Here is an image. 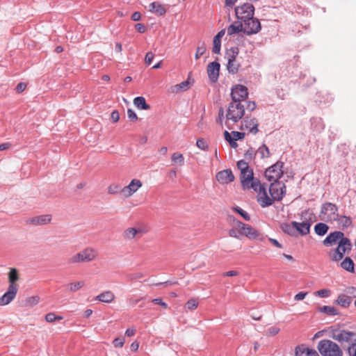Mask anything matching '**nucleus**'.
<instances>
[{
	"label": "nucleus",
	"instance_id": "f257e3e1",
	"mask_svg": "<svg viewBox=\"0 0 356 356\" xmlns=\"http://www.w3.org/2000/svg\"><path fill=\"white\" fill-rule=\"evenodd\" d=\"M241 181L243 188H252L257 193V202L263 208L273 204V200L267 193V185L261 184L258 179L254 178L252 169L241 171Z\"/></svg>",
	"mask_w": 356,
	"mask_h": 356
},
{
	"label": "nucleus",
	"instance_id": "f03ea898",
	"mask_svg": "<svg viewBox=\"0 0 356 356\" xmlns=\"http://www.w3.org/2000/svg\"><path fill=\"white\" fill-rule=\"evenodd\" d=\"M317 349L323 356H343V351L339 346L329 339L320 341Z\"/></svg>",
	"mask_w": 356,
	"mask_h": 356
},
{
	"label": "nucleus",
	"instance_id": "7ed1b4c3",
	"mask_svg": "<svg viewBox=\"0 0 356 356\" xmlns=\"http://www.w3.org/2000/svg\"><path fill=\"white\" fill-rule=\"evenodd\" d=\"M245 114L244 106L241 103L230 102L226 113L225 124L229 127V122H238Z\"/></svg>",
	"mask_w": 356,
	"mask_h": 356
},
{
	"label": "nucleus",
	"instance_id": "20e7f679",
	"mask_svg": "<svg viewBox=\"0 0 356 356\" xmlns=\"http://www.w3.org/2000/svg\"><path fill=\"white\" fill-rule=\"evenodd\" d=\"M338 207L332 202H325L321 205L319 218L321 220L331 222L338 218Z\"/></svg>",
	"mask_w": 356,
	"mask_h": 356
},
{
	"label": "nucleus",
	"instance_id": "39448f33",
	"mask_svg": "<svg viewBox=\"0 0 356 356\" xmlns=\"http://www.w3.org/2000/svg\"><path fill=\"white\" fill-rule=\"evenodd\" d=\"M352 243L347 238H342L339 241L337 248L332 250L329 255L333 261H339L343 257L346 253L350 251Z\"/></svg>",
	"mask_w": 356,
	"mask_h": 356
},
{
	"label": "nucleus",
	"instance_id": "423d86ee",
	"mask_svg": "<svg viewBox=\"0 0 356 356\" xmlns=\"http://www.w3.org/2000/svg\"><path fill=\"white\" fill-rule=\"evenodd\" d=\"M234 10L236 18L242 21L250 19L254 14V7L250 3H244L235 7Z\"/></svg>",
	"mask_w": 356,
	"mask_h": 356
},
{
	"label": "nucleus",
	"instance_id": "0eeeda50",
	"mask_svg": "<svg viewBox=\"0 0 356 356\" xmlns=\"http://www.w3.org/2000/svg\"><path fill=\"white\" fill-rule=\"evenodd\" d=\"M269 193L271 196L269 198L273 200V203L275 200H281L286 193V186L279 181H273L269 186Z\"/></svg>",
	"mask_w": 356,
	"mask_h": 356
},
{
	"label": "nucleus",
	"instance_id": "6e6552de",
	"mask_svg": "<svg viewBox=\"0 0 356 356\" xmlns=\"http://www.w3.org/2000/svg\"><path fill=\"white\" fill-rule=\"evenodd\" d=\"M284 163L281 161H277L273 165L268 168L265 171V177L269 181H276L283 175Z\"/></svg>",
	"mask_w": 356,
	"mask_h": 356
},
{
	"label": "nucleus",
	"instance_id": "1a4fd4ad",
	"mask_svg": "<svg viewBox=\"0 0 356 356\" xmlns=\"http://www.w3.org/2000/svg\"><path fill=\"white\" fill-rule=\"evenodd\" d=\"M332 338L339 342H353L356 339V333L346 330L336 329L332 332Z\"/></svg>",
	"mask_w": 356,
	"mask_h": 356
},
{
	"label": "nucleus",
	"instance_id": "9d476101",
	"mask_svg": "<svg viewBox=\"0 0 356 356\" xmlns=\"http://www.w3.org/2000/svg\"><path fill=\"white\" fill-rule=\"evenodd\" d=\"M243 33L248 35L256 34L259 33L261 29L260 22L254 16L247 21H243Z\"/></svg>",
	"mask_w": 356,
	"mask_h": 356
},
{
	"label": "nucleus",
	"instance_id": "9b49d317",
	"mask_svg": "<svg viewBox=\"0 0 356 356\" xmlns=\"http://www.w3.org/2000/svg\"><path fill=\"white\" fill-rule=\"evenodd\" d=\"M248 96V88L242 85L238 84L232 88L231 97L234 103H241Z\"/></svg>",
	"mask_w": 356,
	"mask_h": 356
},
{
	"label": "nucleus",
	"instance_id": "f8f14e48",
	"mask_svg": "<svg viewBox=\"0 0 356 356\" xmlns=\"http://www.w3.org/2000/svg\"><path fill=\"white\" fill-rule=\"evenodd\" d=\"M258 122L254 118L245 117L241 121V129L255 135L258 131Z\"/></svg>",
	"mask_w": 356,
	"mask_h": 356
},
{
	"label": "nucleus",
	"instance_id": "ddd939ff",
	"mask_svg": "<svg viewBox=\"0 0 356 356\" xmlns=\"http://www.w3.org/2000/svg\"><path fill=\"white\" fill-rule=\"evenodd\" d=\"M143 184L140 180L134 179L129 185L123 187L120 190V193L125 197H129L134 195L141 186Z\"/></svg>",
	"mask_w": 356,
	"mask_h": 356
},
{
	"label": "nucleus",
	"instance_id": "4468645a",
	"mask_svg": "<svg viewBox=\"0 0 356 356\" xmlns=\"http://www.w3.org/2000/svg\"><path fill=\"white\" fill-rule=\"evenodd\" d=\"M232 54H228L227 70L232 74H235L238 70L239 65L236 62L235 58L238 54V48L230 49Z\"/></svg>",
	"mask_w": 356,
	"mask_h": 356
},
{
	"label": "nucleus",
	"instance_id": "2eb2a0df",
	"mask_svg": "<svg viewBox=\"0 0 356 356\" xmlns=\"http://www.w3.org/2000/svg\"><path fill=\"white\" fill-rule=\"evenodd\" d=\"M220 64L213 61L210 63L207 66V74L211 81L215 83L218 81L220 72Z\"/></svg>",
	"mask_w": 356,
	"mask_h": 356
},
{
	"label": "nucleus",
	"instance_id": "dca6fc26",
	"mask_svg": "<svg viewBox=\"0 0 356 356\" xmlns=\"http://www.w3.org/2000/svg\"><path fill=\"white\" fill-rule=\"evenodd\" d=\"M17 288L8 286L7 291L0 298V306H5L10 303L15 298Z\"/></svg>",
	"mask_w": 356,
	"mask_h": 356
},
{
	"label": "nucleus",
	"instance_id": "f3484780",
	"mask_svg": "<svg viewBox=\"0 0 356 356\" xmlns=\"http://www.w3.org/2000/svg\"><path fill=\"white\" fill-rule=\"evenodd\" d=\"M216 179L220 184H228L234 181V176L230 169L224 170L216 174Z\"/></svg>",
	"mask_w": 356,
	"mask_h": 356
},
{
	"label": "nucleus",
	"instance_id": "a211bd4d",
	"mask_svg": "<svg viewBox=\"0 0 356 356\" xmlns=\"http://www.w3.org/2000/svg\"><path fill=\"white\" fill-rule=\"evenodd\" d=\"M346 238L343 232L335 231L329 234L323 241V245L328 246L335 244L337 241Z\"/></svg>",
	"mask_w": 356,
	"mask_h": 356
},
{
	"label": "nucleus",
	"instance_id": "6ab92c4d",
	"mask_svg": "<svg viewBox=\"0 0 356 356\" xmlns=\"http://www.w3.org/2000/svg\"><path fill=\"white\" fill-rule=\"evenodd\" d=\"M243 230L240 234L241 235H244L250 239L262 240V236L257 229L247 224H245Z\"/></svg>",
	"mask_w": 356,
	"mask_h": 356
},
{
	"label": "nucleus",
	"instance_id": "aec40b11",
	"mask_svg": "<svg viewBox=\"0 0 356 356\" xmlns=\"http://www.w3.org/2000/svg\"><path fill=\"white\" fill-rule=\"evenodd\" d=\"M296 356H319L318 353L304 345L298 346L296 348Z\"/></svg>",
	"mask_w": 356,
	"mask_h": 356
},
{
	"label": "nucleus",
	"instance_id": "412c9836",
	"mask_svg": "<svg viewBox=\"0 0 356 356\" xmlns=\"http://www.w3.org/2000/svg\"><path fill=\"white\" fill-rule=\"evenodd\" d=\"M143 233V230L140 228L129 227L124 230L123 236L124 238L130 240L135 237H140Z\"/></svg>",
	"mask_w": 356,
	"mask_h": 356
},
{
	"label": "nucleus",
	"instance_id": "4be33fe9",
	"mask_svg": "<svg viewBox=\"0 0 356 356\" xmlns=\"http://www.w3.org/2000/svg\"><path fill=\"white\" fill-rule=\"evenodd\" d=\"M83 262H89L94 260L97 254L95 249L87 248L80 252Z\"/></svg>",
	"mask_w": 356,
	"mask_h": 356
},
{
	"label": "nucleus",
	"instance_id": "5701e85b",
	"mask_svg": "<svg viewBox=\"0 0 356 356\" xmlns=\"http://www.w3.org/2000/svg\"><path fill=\"white\" fill-rule=\"evenodd\" d=\"M225 33V30H221L219 31L216 35L213 38V46L212 48V52L215 54H219L220 52L221 48V38L224 36Z\"/></svg>",
	"mask_w": 356,
	"mask_h": 356
},
{
	"label": "nucleus",
	"instance_id": "b1692460",
	"mask_svg": "<svg viewBox=\"0 0 356 356\" xmlns=\"http://www.w3.org/2000/svg\"><path fill=\"white\" fill-rule=\"evenodd\" d=\"M293 225L296 227V230L298 231L301 235H307L309 233L311 223L309 222H298L293 221Z\"/></svg>",
	"mask_w": 356,
	"mask_h": 356
},
{
	"label": "nucleus",
	"instance_id": "393cba45",
	"mask_svg": "<svg viewBox=\"0 0 356 356\" xmlns=\"http://www.w3.org/2000/svg\"><path fill=\"white\" fill-rule=\"evenodd\" d=\"M95 299L102 302L111 303L114 300L115 295L111 291H106L97 296Z\"/></svg>",
	"mask_w": 356,
	"mask_h": 356
},
{
	"label": "nucleus",
	"instance_id": "a878e982",
	"mask_svg": "<svg viewBox=\"0 0 356 356\" xmlns=\"http://www.w3.org/2000/svg\"><path fill=\"white\" fill-rule=\"evenodd\" d=\"M8 286H13L18 289V284L16 282L19 280V276L18 270L16 268H10L8 273Z\"/></svg>",
	"mask_w": 356,
	"mask_h": 356
},
{
	"label": "nucleus",
	"instance_id": "bb28decb",
	"mask_svg": "<svg viewBox=\"0 0 356 356\" xmlns=\"http://www.w3.org/2000/svg\"><path fill=\"white\" fill-rule=\"evenodd\" d=\"M149 11L158 16H162L166 13L165 8L159 2H152L149 5Z\"/></svg>",
	"mask_w": 356,
	"mask_h": 356
},
{
	"label": "nucleus",
	"instance_id": "cd10ccee",
	"mask_svg": "<svg viewBox=\"0 0 356 356\" xmlns=\"http://www.w3.org/2000/svg\"><path fill=\"white\" fill-rule=\"evenodd\" d=\"M51 220V216L49 214H46L34 217L31 220V222L35 225H42L50 222Z\"/></svg>",
	"mask_w": 356,
	"mask_h": 356
},
{
	"label": "nucleus",
	"instance_id": "c85d7f7f",
	"mask_svg": "<svg viewBox=\"0 0 356 356\" xmlns=\"http://www.w3.org/2000/svg\"><path fill=\"white\" fill-rule=\"evenodd\" d=\"M134 105L140 110H148L150 108L149 104L146 103L145 99L143 97H137L134 99Z\"/></svg>",
	"mask_w": 356,
	"mask_h": 356
},
{
	"label": "nucleus",
	"instance_id": "c756f323",
	"mask_svg": "<svg viewBox=\"0 0 356 356\" xmlns=\"http://www.w3.org/2000/svg\"><path fill=\"white\" fill-rule=\"evenodd\" d=\"M340 266L348 272H353L355 264L352 259L346 257L341 263Z\"/></svg>",
	"mask_w": 356,
	"mask_h": 356
},
{
	"label": "nucleus",
	"instance_id": "7c9ffc66",
	"mask_svg": "<svg viewBox=\"0 0 356 356\" xmlns=\"http://www.w3.org/2000/svg\"><path fill=\"white\" fill-rule=\"evenodd\" d=\"M227 31L229 35H232L241 31L243 32V24H232L227 27Z\"/></svg>",
	"mask_w": 356,
	"mask_h": 356
},
{
	"label": "nucleus",
	"instance_id": "2f4dec72",
	"mask_svg": "<svg viewBox=\"0 0 356 356\" xmlns=\"http://www.w3.org/2000/svg\"><path fill=\"white\" fill-rule=\"evenodd\" d=\"M85 285L83 281H77L74 282L69 283L67 285V291L71 293H75L76 291L81 289Z\"/></svg>",
	"mask_w": 356,
	"mask_h": 356
},
{
	"label": "nucleus",
	"instance_id": "473e14b6",
	"mask_svg": "<svg viewBox=\"0 0 356 356\" xmlns=\"http://www.w3.org/2000/svg\"><path fill=\"white\" fill-rule=\"evenodd\" d=\"M328 229L329 227L323 222H318L314 226V232L318 236H324Z\"/></svg>",
	"mask_w": 356,
	"mask_h": 356
},
{
	"label": "nucleus",
	"instance_id": "72a5a7b5",
	"mask_svg": "<svg viewBox=\"0 0 356 356\" xmlns=\"http://www.w3.org/2000/svg\"><path fill=\"white\" fill-rule=\"evenodd\" d=\"M339 226L342 227V228H347L350 227L352 224V220L350 217L346 216H341L338 215V218L337 220Z\"/></svg>",
	"mask_w": 356,
	"mask_h": 356
},
{
	"label": "nucleus",
	"instance_id": "f704fd0d",
	"mask_svg": "<svg viewBox=\"0 0 356 356\" xmlns=\"http://www.w3.org/2000/svg\"><path fill=\"white\" fill-rule=\"evenodd\" d=\"M171 161L173 164L182 166L184 165V155L179 152H175L171 156Z\"/></svg>",
	"mask_w": 356,
	"mask_h": 356
},
{
	"label": "nucleus",
	"instance_id": "c9c22d12",
	"mask_svg": "<svg viewBox=\"0 0 356 356\" xmlns=\"http://www.w3.org/2000/svg\"><path fill=\"white\" fill-rule=\"evenodd\" d=\"M257 154H259L261 159L268 158L270 156V150L265 144H263L258 148Z\"/></svg>",
	"mask_w": 356,
	"mask_h": 356
},
{
	"label": "nucleus",
	"instance_id": "e433bc0d",
	"mask_svg": "<svg viewBox=\"0 0 356 356\" xmlns=\"http://www.w3.org/2000/svg\"><path fill=\"white\" fill-rule=\"evenodd\" d=\"M336 302L343 307H348L351 302V300L350 298L342 294L339 296Z\"/></svg>",
	"mask_w": 356,
	"mask_h": 356
},
{
	"label": "nucleus",
	"instance_id": "4c0bfd02",
	"mask_svg": "<svg viewBox=\"0 0 356 356\" xmlns=\"http://www.w3.org/2000/svg\"><path fill=\"white\" fill-rule=\"evenodd\" d=\"M190 83L188 80L184 81L179 84L174 86V92H179L181 91H186L189 88Z\"/></svg>",
	"mask_w": 356,
	"mask_h": 356
},
{
	"label": "nucleus",
	"instance_id": "58836bf2",
	"mask_svg": "<svg viewBox=\"0 0 356 356\" xmlns=\"http://www.w3.org/2000/svg\"><path fill=\"white\" fill-rule=\"evenodd\" d=\"M320 311L330 316H335L338 314L337 309L332 306H323L320 308Z\"/></svg>",
	"mask_w": 356,
	"mask_h": 356
},
{
	"label": "nucleus",
	"instance_id": "ea45409f",
	"mask_svg": "<svg viewBox=\"0 0 356 356\" xmlns=\"http://www.w3.org/2000/svg\"><path fill=\"white\" fill-rule=\"evenodd\" d=\"M206 51V44L204 42H199L195 58L196 60L199 59Z\"/></svg>",
	"mask_w": 356,
	"mask_h": 356
},
{
	"label": "nucleus",
	"instance_id": "a19ab883",
	"mask_svg": "<svg viewBox=\"0 0 356 356\" xmlns=\"http://www.w3.org/2000/svg\"><path fill=\"white\" fill-rule=\"evenodd\" d=\"M282 230L289 234V235H293L295 231H296V227L295 226L293 225V222H291V224H283L282 225Z\"/></svg>",
	"mask_w": 356,
	"mask_h": 356
},
{
	"label": "nucleus",
	"instance_id": "79ce46f5",
	"mask_svg": "<svg viewBox=\"0 0 356 356\" xmlns=\"http://www.w3.org/2000/svg\"><path fill=\"white\" fill-rule=\"evenodd\" d=\"M69 264H78V263H84L82 260L81 254L79 252L75 254L74 256L71 257L68 260Z\"/></svg>",
	"mask_w": 356,
	"mask_h": 356
},
{
	"label": "nucleus",
	"instance_id": "37998d69",
	"mask_svg": "<svg viewBox=\"0 0 356 356\" xmlns=\"http://www.w3.org/2000/svg\"><path fill=\"white\" fill-rule=\"evenodd\" d=\"M63 318L60 316H56L54 313H49L45 316V320L47 322L52 323L56 320H62Z\"/></svg>",
	"mask_w": 356,
	"mask_h": 356
},
{
	"label": "nucleus",
	"instance_id": "c03bdc74",
	"mask_svg": "<svg viewBox=\"0 0 356 356\" xmlns=\"http://www.w3.org/2000/svg\"><path fill=\"white\" fill-rule=\"evenodd\" d=\"M233 210L237 212L239 215H241L244 218V220L247 221L250 220V215L246 211L243 210L241 208L238 207H235L233 208Z\"/></svg>",
	"mask_w": 356,
	"mask_h": 356
},
{
	"label": "nucleus",
	"instance_id": "a18cd8bd",
	"mask_svg": "<svg viewBox=\"0 0 356 356\" xmlns=\"http://www.w3.org/2000/svg\"><path fill=\"white\" fill-rule=\"evenodd\" d=\"M244 226L245 223H243L241 221H238L234 218L233 219L232 227L236 228V231L238 232L239 234H241V231L243 230V227H245Z\"/></svg>",
	"mask_w": 356,
	"mask_h": 356
},
{
	"label": "nucleus",
	"instance_id": "49530a36",
	"mask_svg": "<svg viewBox=\"0 0 356 356\" xmlns=\"http://www.w3.org/2000/svg\"><path fill=\"white\" fill-rule=\"evenodd\" d=\"M347 351L349 356H356V339L355 341L350 343L348 347Z\"/></svg>",
	"mask_w": 356,
	"mask_h": 356
},
{
	"label": "nucleus",
	"instance_id": "de8ad7c7",
	"mask_svg": "<svg viewBox=\"0 0 356 356\" xmlns=\"http://www.w3.org/2000/svg\"><path fill=\"white\" fill-rule=\"evenodd\" d=\"M197 305H198V302L194 298L190 299L186 303V307L188 310H193V309H196Z\"/></svg>",
	"mask_w": 356,
	"mask_h": 356
},
{
	"label": "nucleus",
	"instance_id": "09e8293b",
	"mask_svg": "<svg viewBox=\"0 0 356 356\" xmlns=\"http://www.w3.org/2000/svg\"><path fill=\"white\" fill-rule=\"evenodd\" d=\"M40 298L37 296L29 297L26 300V304L29 306L36 305L38 304Z\"/></svg>",
	"mask_w": 356,
	"mask_h": 356
},
{
	"label": "nucleus",
	"instance_id": "8fccbe9b",
	"mask_svg": "<svg viewBox=\"0 0 356 356\" xmlns=\"http://www.w3.org/2000/svg\"><path fill=\"white\" fill-rule=\"evenodd\" d=\"M122 188H120V186L118 184H111L108 186V193L109 194H115L118 192L120 193V190Z\"/></svg>",
	"mask_w": 356,
	"mask_h": 356
},
{
	"label": "nucleus",
	"instance_id": "3c124183",
	"mask_svg": "<svg viewBox=\"0 0 356 356\" xmlns=\"http://www.w3.org/2000/svg\"><path fill=\"white\" fill-rule=\"evenodd\" d=\"M257 151L255 152L252 148L248 149L245 153V157L246 159L252 160L255 158Z\"/></svg>",
	"mask_w": 356,
	"mask_h": 356
},
{
	"label": "nucleus",
	"instance_id": "603ef678",
	"mask_svg": "<svg viewBox=\"0 0 356 356\" xmlns=\"http://www.w3.org/2000/svg\"><path fill=\"white\" fill-rule=\"evenodd\" d=\"M315 294L321 298H327L330 295V291L326 289H321L315 292Z\"/></svg>",
	"mask_w": 356,
	"mask_h": 356
},
{
	"label": "nucleus",
	"instance_id": "864d4df0",
	"mask_svg": "<svg viewBox=\"0 0 356 356\" xmlns=\"http://www.w3.org/2000/svg\"><path fill=\"white\" fill-rule=\"evenodd\" d=\"M196 145L198 148L205 150L208 148V145L207 142L203 138H199L197 140Z\"/></svg>",
	"mask_w": 356,
	"mask_h": 356
},
{
	"label": "nucleus",
	"instance_id": "5fc2aeb1",
	"mask_svg": "<svg viewBox=\"0 0 356 356\" xmlns=\"http://www.w3.org/2000/svg\"><path fill=\"white\" fill-rule=\"evenodd\" d=\"M113 343L116 348H122L124 343V339L122 337H118L113 340Z\"/></svg>",
	"mask_w": 356,
	"mask_h": 356
},
{
	"label": "nucleus",
	"instance_id": "6e6d98bb",
	"mask_svg": "<svg viewBox=\"0 0 356 356\" xmlns=\"http://www.w3.org/2000/svg\"><path fill=\"white\" fill-rule=\"evenodd\" d=\"M237 167H238V168L241 171L246 170L250 169V168H249V166H248V163H246V162H245V161H243V160H241V161H238V163H237Z\"/></svg>",
	"mask_w": 356,
	"mask_h": 356
},
{
	"label": "nucleus",
	"instance_id": "4d7b16f0",
	"mask_svg": "<svg viewBox=\"0 0 356 356\" xmlns=\"http://www.w3.org/2000/svg\"><path fill=\"white\" fill-rule=\"evenodd\" d=\"M238 0H225V8L228 10L232 9Z\"/></svg>",
	"mask_w": 356,
	"mask_h": 356
},
{
	"label": "nucleus",
	"instance_id": "13d9d810",
	"mask_svg": "<svg viewBox=\"0 0 356 356\" xmlns=\"http://www.w3.org/2000/svg\"><path fill=\"white\" fill-rule=\"evenodd\" d=\"M152 302H154L156 305H161L163 308L167 309L168 308V304L163 301L161 298H154L152 300Z\"/></svg>",
	"mask_w": 356,
	"mask_h": 356
},
{
	"label": "nucleus",
	"instance_id": "bf43d9fd",
	"mask_svg": "<svg viewBox=\"0 0 356 356\" xmlns=\"http://www.w3.org/2000/svg\"><path fill=\"white\" fill-rule=\"evenodd\" d=\"M127 116L128 118L131 120H133V121H136L138 119V117H137V115L136 113H135V111L134 110H132L131 108H129L127 110Z\"/></svg>",
	"mask_w": 356,
	"mask_h": 356
},
{
	"label": "nucleus",
	"instance_id": "052dcab7",
	"mask_svg": "<svg viewBox=\"0 0 356 356\" xmlns=\"http://www.w3.org/2000/svg\"><path fill=\"white\" fill-rule=\"evenodd\" d=\"M232 134L233 136L234 140H238L243 139L245 136V134L243 132H238V131H232Z\"/></svg>",
	"mask_w": 356,
	"mask_h": 356
},
{
	"label": "nucleus",
	"instance_id": "680f3d73",
	"mask_svg": "<svg viewBox=\"0 0 356 356\" xmlns=\"http://www.w3.org/2000/svg\"><path fill=\"white\" fill-rule=\"evenodd\" d=\"M154 59V54L151 51L147 52L145 55V61L147 65H150Z\"/></svg>",
	"mask_w": 356,
	"mask_h": 356
},
{
	"label": "nucleus",
	"instance_id": "e2e57ef3",
	"mask_svg": "<svg viewBox=\"0 0 356 356\" xmlns=\"http://www.w3.org/2000/svg\"><path fill=\"white\" fill-rule=\"evenodd\" d=\"M224 119V109L221 107L218 111V117L216 120V122L220 124H222V120Z\"/></svg>",
	"mask_w": 356,
	"mask_h": 356
},
{
	"label": "nucleus",
	"instance_id": "0e129e2a",
	"mask_svg": "<svg viewBox=\"0 0 356 356\" xmlns=\"http://www.w3.org/2000/svg\"><path fill=\"white\" fill-rule=\"evenodd\" d=\"M307 295V292H299L294 296V300L296 301L303 300L306 296Z\"/></svg>",
	"mask_w": 356,
	"mask_h": 356
},
{
	"label": "nucleus",
	"instance_id": "69168bd1",
	"mask_svg": "<svg viewBox=\"0 0 356 356\" xmlns=\"http://www.w3.org/2000/svg\"><path fill=\"white\" fill-rule=\"evenodd\" d=\"M135 28L140 33H144L146 30L145 26L143 24H140V23L136 24L135 25Z\"/></svg>",
	"mask_w": 356,
	"mask_h": 356
},
{
	"label": "nucleus",
	"instance_id": "338daca9",
	"mask_svg": "<svg viewBox=\"0 0 356 356\" xmlns=\"http://www.w3.org/2000/svg\"><path fill=\"white\" fill-rule=\"evenodd\" d=\"M26 88V85L24 83H19L17 84L16 87V90L17 92H23Z\"/></svg>",
	"mask_w": 356,
	"mask_h": 356
},
{
	"label": "nucleus",
	"instance_id": "774afa93",
	"mask_svg": "<svg viewBox=\"0 0 356 356\" xmlns=\"http://www.w3.org/2000/svg\"><path fill=\"white\" fill-rule=\"evenodd\" d=\"M238 232L236 231V228H232L229 230V236L231 237L238 238L239 236L238 235Z\"/></svg>",
	"mask_w": 356,
	"mask_h": 356
}]
</instances>
